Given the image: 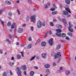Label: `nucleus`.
I'll list each match as a JSON object with an SVG mask.
<instances>
[{
  "instance_id": "nucleus-55",
  "label": "nucleus",
  "mask_w": 76,
  "mask_h": 76,
  "mask_svg": "<svg viewBox=\"0 0 76 76\" xmlns=\"http://www.w3.org/2000/svg\"><path fill=\"white\" fill-rule=\"evenodd\" d=\"M23 27H25V26H26V24H24L22 25Z\"/></svg>"
},
{
  "instance_id": "nucleus-6",
  "label": "nucleus",
  "mask_w": 76,
  "mask_h": 76,
  "mask_svg": "<svg viewBox=\"0 0 76 76\" xmlns=\"http://www.w3.org/2000/svg\"><path fill=\"white\" fill-rule=\"evenodd\" d=\"M54 39L51 38L50 39L49 41V45L50 46H53V44H54V43L53 42V40Z\"/></svg>"
},
{
  "instance_id": "nucleus-48",
  "label": "nucleus",
  "mask_w": 76,
  "mask_h": 76,
  "mask_svg": "<svg viewBox=\"0 0 76 76\" xmlns=\"http://www.w3.org/2000/svg\"><path fill=\"white\" fill-rule=\"evenodd\" d=\"M23 73L25 75V76H26V75H27V74H26V71L24 72Z\"/></svg>"
},
{
  "instance_id": "nucleus-4",
  "label": "nucleus",
  "mask_w": 76,
  "mask_h": 76,
  "mask_svg": "<svg viewBox=\"0 0 76 76\" xmlns=\"http://www.w3.org/2000/svg\"><path fill=\"white\" fill-rule=\"evenodd\" d=\"M20 68L19 67H17V73L18 76H21V71H20Z\"/></svg>"
},
{
  "instance_id": "nucleus-23",
  "label": "nucleus",
  "mask_w": 76,
  "mask_h": 76,
  "mask_svg": "<svg viewBox=\"0 0 76 76\" xmlns=\"http://www.w3.org/2000/svg\"><path fill=\"white\" fill-rule=\"evenodd\" d=\"M56 31L57 32H61L62 31V30L61 29H56Z\"/></svg>"
},
{
  "instance_id": "nucleus-31",
  "label": "nucleus",
  "mask_w": 76,
  "mask_h": 76,
  "mask_svg": "<svg viewBox=\"0 0 76 76\" xmlns=\"http://www.w3.org/2000/svg\"><path fill=\"white\" fill-rule=\"evenodd\" d=\"M52 15H56L57 13V11H54L52 12Z\"/></svg>"
},
{
  "instance_id": "nucleus-28",
  "label": "nucleus",
  "mask_w": 76,
  "mask_h": 76,
  "mask_svg": "<svg viewBox=\"0 0 76 76\" xmlns=\"http://www.w3.org/2000/svg\"><path fill=\"white\" fill-rule=\"evenodd\" d=\"M66 34L64 33H63L62 34V35L61 36L62 37H63V38H64L65 37H66Z\"/></svg>"
},
{
  "instance_id": "nucleus-10",
  "label": "nucleus",
  "mask_w": 76,
  "mask_h": 76,
  "mask_svg": "<svg viewBox=\"0 0 76 76\" xmlns=\"http://www.w3.org/2000/svg\"><path fill=\"white\" fill-rule=\"evenodd\" d=\"M21 69L23 70H26V65H23L21 67Z\"/></svg>"
},
{
  "instance_id": "nucleus-35",
  "label": "nucleus",
  "mask_w": 76,
  "mask_h": 76,
  "mask_svg": "<svg viewBox=\"0 0 76 76\" xmlns=\"http://www.w3.org/2000/svg\"><path fill=\"white\" fill-rule=\"evenodd\" d=\"M50 25L51 26H54V24L52 22H50Z\"/></svg>"
},
{
  "instance_id": "nucleus-41",
  "label": "nucleus",
  "mask_w": 76,
  "mask_h": 76,
  "mask_svg": "<svg viewBox=\"0 0 76 76\" xmlns=\"http://www.w3.org/2000/svg\"><path fill=\"white\" fill-rule=\"evenodd\" d=\"M65 39H67V40H68V41L70 40V39H69V37L66 36V37H65Z\"/></svg>"
},
{
  "instance_id": "nucleus-8",
  "label": "nucleus",
  "mask_w": 76,
  "mask_h": 76,
  "mask_svg": "<svg viewBox=\"0 0 76 76\" xmlns=\"http://www.w3.org/2000/svg\"><path fill=\"white\" fill-rule=\"evenodd\" d=\"M63 15L67 16V15H69V12H67L66 11H63Z\"/></svg>"
},
{
  "instance_id": "nucleus-13",
  "label": "nucleus",
  "mask_w": 76,
  "mask_h": 76,
  "mask_svg": "<svg viewBox=\"0 0 76 76\" xmlns=\"http://www.w3.org/2000/svg\"><path fill=\"white\" fill-rule=\"evenodd\" d=\"M57 28H58V29H62L63 28L62 26L60 25H57L56 26Z\"/></svg>"
},
{
  "instance_id": "nucleus-15",
  "label": "nucleus",
  "mask_w": 76,
  "mask_h": 76,
  "mask_svg": "<svg viewBox=\"0 0 76 76\" xmlns=\"http://www.w3.org/2000/svg\"><path fill=\"white\" fill-rule=\"evenodd\" d=\"M61 47V45H58L56 48V50H59L60 48Z\"/></svg>"
},
{
  "instance_id": "nucleus-64",
  "label": "nucleus",
  "mask_w": 76,
  "mask_h": 76,
  "mask_svg": "<svg viewBox=\"0 0 76 76\" xmlns=\"http://www.w3.org/2000/svg\"><path fill=\"white\" fill-rule=\"evenodd\" d=\"M16 3H19V1H17Z\"/></svg>"
},
{
  "instance_id": "nucleus-20",
  "label": "nucleus",
  "mask_w": 76,
  "mask_h": 76,
  "mask_svg": "<svg viewBox=\"0 0 76 76\" xmlns=\"http://www.w3.org/2000/svg\"><path fill=\"white\" fill-rule=\"evenodd\" d=\"M30 18L29 17V16H27L26 17V22H29V19Z\"/></svg>"
},
{
  "instance_id": "nucleus-51",
  "label": "nucleus",
  "mask_w": 76,
  "mask_h": 76,
  "mask_svg": "<svg viewBox=\"0 0 76 76\" xmlns=\"http://www.w3.org/2000/svg\"><path fill=\"white\" fill-rule=\"evenodd\" d=\"M47 4L49 6H50V5H51V4H50V2H48L47 3Z\"/></svg>"
},
{
  "instance_id": "nucleus-47",
  "label": "nucleus",
  "mask_w": 76,
  "mask_h": 76,
  "mask_svg": "<svg viewBox=\"0 0 76 76\" xmlns=\"http://www.w3.org/2000/svg\"><path fill=\"white\" fill-rule=\"evenodd\" d=\"M56 63L55 62H53V66H56Z\"/></svg>"
},
{
  "instance_id": "nucleus-9",
  "label": "nucleus",
  "mask_w": 76,
  "mask_h": 76,
  "mask_svg": "<svg viewBox=\"0 0 76 76\" xmlns=\"http://www.w3.org/2000/svg\"><path fill=\"white\" fill-rule=\"evenodd\" d=\"M18 32L19 33H22L23 32V29L22 28H19L18 29Z\"/></svg>"
},
{
  "instance_id": "nucleus-61",
  "label": "nucleus",
  "mask_w": 76,
  "mask_h": 76,
  "mask_svg": "<svg viewBox=\"0 0 76 76\" xmlns=\"http://www.w3.org/2000/svg\"><path fill=\"white\" fill-rule=\"evenodd\" d=\"M47 37V35L45 34V35L44 36V38H46Z\"/></svg>"
},
{
  "instance_id": "nucleus-37",
  "label": "nucleus",
  "mask_w": 76,
  "mask_h": 76,
  "mask_svg": "<svg viewBox=\"0 0 76 76\" xmlns=\"http://www.w3.org/2000/svg\"><path fill=\"white\" fill-rule=\"evenodd\" d=\"M35 58V56H34L30 60L31 61H32Z\"/></svg>"
},
{
  "instance_id": "nucleus-52",
  "label": "nucleus",
  "mask_w": 76,
  "mask_h": 76,
  "mask_svg": "<svg viewBox=\"0 0 76 76\" xmlns=\"http://www.w3.org/2000/svg\"><path fill=\"white\" fill-rule=\"evenodd\" d=\"M10 74L11 75H13V73H12V72L11 70L10 71Z\"/></svg>"
},
{
  "instance_id": "nucleus-46",
  "label": "nucleus",
  "mask_w": 76,
  "mask_h": 76,
  "mask_svg": "<svg viewBox=\"0 0 76 76\" xmlns=\"http://www.w3.org/2000/svg\"><path fill=\"white\" fill-rule=\"evenodd\" d=\"M61 42H62L64 43L66 42V41H65V40H61Z\"/></svg>"
},
{
  "instance_id": "nucleus-58",
  "label": "nucleus",
  "mask_w": 76,
  "mask_h": 76,
  "mask_svg": "<svg viewBox=\"0 0 76 76\" xmlns=\"http://www.w3.org/2000/svg\"><path fill=\"white\" fill-rule=\"evenodd\" d=\"M60 7H61V9H62V8H63V6L62 5L60 4Z\"/></svg>"
},
{
  "instance_id": "nucleus-12",
  "label": "nucleus",
  "mask_w": 76,
  "mask_h": 76,
  "mask_svg": "<svg viewBox=\"0 0 76 76\" xmlns=\"http://www.w3.org/2000/svg\"><path fill=\"white\" fill-rule=\"evenodd\" d=\"M41 45L42 47H45V46L46 45V42H41Z\"/></svg>"
},
{
  "instance_id": "nucleus-54",
  "label": "nucleus",
  "mask_w": 76,
  "mask_h": 76,
  "mask_svg": "<svg viewBox=\"0 0 76 76\" xmlns=\"http://www.w3.org/2000/svg\"><path fill=\"white\" fill-rule=\"evenodd\" d=\"M28 40L29 41H31L32 40V39H31V37H29V38L28 39Z\"/></svg>"
},
{
  "instance_id": "nucleus-29",
  "label": "nucleus",
  "mask_w": 76,
  "mask_h": 76,
  "mask_svg": "<svg viewBox=\"0 0 76 76\" xmlns=\"http://www.w3.org/2000/svg\"><path fill=\"white\" fill-rule=\"evenodd\" d=\"M31 47H32V45L31 44H29V45H28V49H30V48H31Z\"/></svg>"
},
{
  "instance_id": "nucleus-42",
  "label": "nucleus",
  "mask_w": 76,
  "mask_h": 76,
  "mask_svg": "<svg viewBox=\"0 0 76 76\" xmlns=\"http://www.w3.org/2000/svg\"><path fill=\"white\" fill-rule=\"evenodd\" d=\"M44 6L45 9H47L48 8V6H47V4H45Z\"/></svg>"
},
{
  "instance_id": "nucleus-44",
  "label": "nucleus",
  "mask_w": 76,
  "mask_h": 76,
  "mask_svg": "<svg viewBox=\"0 0 76 76\" xmlns=\"http://www.w3.org/2000/svg\"><path fill=\"white\" fill-rule=\"evenodd\" d=\"M50 10H51V11H54V10H55V8H51L50 9Z\"/></svg>"
},
{
  "instance_id": "nucleus-38",
  "label": "nucleus",
  "mask_w": 76,
  "mask_h": 76,
  "mask_svg": "<svg viewBox=\"0 0 76 76\" xmlns=\"http://www.w3.org/2000/svg\"><path fill=\"white\" fill-rule=\"evenodd\" d=\"M42 26H45V22H43V23H42Z\"/></svg>"
},
{
  "instance_id": "nucleus-25",
  "label": "nucleus",
  "mask_w": 76,
  "mask_h": 76,
  "mask_svg": "<svg viewBox=\"0 0 76 76\" xmlns=\"http://www.w3.org/2000/svg\"><path fill=\"white\" fill-rule=\"evenodd\" d=\"M30 75L31 76H34V72L33 71H31L30 72Z\"/></svg>"
},
{
  "instance_id": "nucleus-39",
  "label": "nucleus",
  "mask_w": 76,
  "mask_h": 76,
  "mask_svg": "<svg viewBox=\"0 0 76 76\" xmlns=\"http://www.w3.org/2000/svg\"><path fill=\"white\" fill-rule=\"evenodd\" d=\"M15 27V25H12L11 26V28L12 29L14 28Z\"/></svg>"
},
{
  "instance_id": "nucleus-40",
  "label": "nucleus",
  "mask_w": 76,
  "mask_h": 76,
  "mask_svg": "<svg viewBox=\"0 0 76 76\" xmlns=\"http://www.w3.org/2000/svg\"><path fill=\"white\" fill-rule=\"evenodd\" d=\"M3 75L4 76H7V74H6V73L5 72H4L3 73Z\"/></svg>"
},
{
  "instance_id": "nucleus-45",
  "label": "nucleus",
  "mask_w": 76,
  "mask_h": 76,
  "mask_svg": "<svg viewBox=\"0 0 76 76\" xmlns=\"http://www.w3.org/2000/svg\"><path fill=\"white\" fill-rule=\"evenodd\" d=\"M20 53L21 54V56H22V57H23V52H20Z\"/></svg>"
},
{
  "instance_id": "nucleus-21",
  "label": "nucleus",
  "mask_w": 76,
  "mask_h": 76,
  "mask_svg": "<svg viewBox=\"0 0 76 76\" xmlns=\"http://www.w3.org/2000/svg\"><path fill=\"white\" fill-rule=\"evenodd\" d=\"M5 4L8 5H10V4H11V2L10 1H6L5 2Z\"/></svg>"
},
{
  "instance_id": "nucleus-18",
  "label": "nucleus",
  "mask_w": 76,
  "mask_h": 76,
  "mask_svg": "<svg viewBox=\"0 0 76 76\" xmlns=\"http://www.w3.org/2000/svg\"><path fill=\"white\" fill-rule=\"evenodd\" d=\"M70 73V71L69 70H67L66 72V75H68Z\"/></svg>"
},
{
  "instance_id": "nucleus-32",
  "label": "nucleus",
  "mask_w": 76,
  "mask_h": 76,
  "mask_svg": "<svg viewBox=\"0 0 76 76\" xmlns=\"http://www.w3.org/2000/svg\"><path fill=\"white\" fill-rule=\"evenodd\" d=\"M63 22L65 23V24H67V22H66V20L64 19H63Z\"/></svg>"
},
{
  "instance_id": "nucleus-27",
  "label": "nucleus",
  "mask_w": 76,
  "mask_h": 76,
  "mask_svg": "<svg viewBox=\"0 0 76 76\" xmlns=\"http://www.w3.org/2000/svg\"><path fill=\"white\" fill-rule=\"evenodd\" d=\"M67 34L68 35H69V36H70L71 37H72V34L71 33L68 32Z\"/></svg>"
},
{
  "instance_id": "nucleus-62",
  "label": "nucleus",
  "mask_w": 76,
  "mask_h": 76,
  "mask_svg": "<svg viewBox=\"0 0 76 76\" xmlns=\"http://www.w3.org/2000/svg\"><path fill=\"white\" fill-rule=\"evenodd\" d=\"M16 45H19V42H17V43L16 44Z\"/></svg>"
},
{
  "instance_id": "nucleus-19",
  "label": "nucleus",
  "mask_w": 76,
  "mask_h": 76,
  "mask_svg": "<svg viewBox=\"0 0 76 76\" xmlns=\"http://www.w3.org/2000/svg\"><path fill=\"white\" fill-rule=\"evenodd\" d=\"M0 21L2 25H3V26L4 27V22L3 21H2L1 19H0Z\"/></svg>"
},
{
  "instance_id": "nucleus-34",
  "label": "nucleus",
  "mask_w": 76,
  "mask_h": 76,
  "mask_svg": "<svg viewBox=\"0 0 76 76\" xmlns=\"http://www.w3.org/2000/svg\"><path fill=\"white\" fill-rule=\"evenodd\" d=\"M8 14L10 16H12V13L11 12H9Z\"/></svg>"
},
{
  "instance_id": "nucleus-57",
  "label": "nucleus",
  "mask_w": 76,
  "mask_h": 76,
  "mask_svg": "<svg viewBox=\"0 0 76 76\" xmlns=\"http://www.w3.org/2000/svg\"><path fill=\"white\" fill-rule=\"evenodd\" d=\"M53 37H56V34L53 35Z\"/></svg>"
},
{
  "instance_id": "nucleus-43",
  "label": "nucleus",
  "mask_w": 76,
  "mask_h": 76,
  "mask_svg": "<svg viewBox=\"0 0 76 76\" xmlns=\"http://www.w3.org/2000/svg\"><path fill=\"white\" fill-rule=\"evenodd\" d=\"M39 42H40V39H38L37 41V43H39Z\"/></svg>"
},
{
  "instance_id": "nucleus-63",
  "label": "nucleus",
  "mask_w": 76,
  "mask_h": 76,
  "mask_svg": "<svg viewBox=\"0 0 76 76\" xmlns=\"http://www.w3.org/2000/svg\"><path fill=\"white\" fill-rule=\"evenodd\" d=\"M67 16L68 18H69V17H70L71 15H68Z\"/></svg>"
},
{
  "instance_id": "nucleus-14",
  "label": "nucleus",
  "mask_w": 76,
  "mask_h": 76,
  "mask_svg": "<svg viewBox=\"0 0 76 76\" xmlns=\"http://www.w3.org/2000/svg\"><path fill=\"white\" fill-rule=\"evenodd\" d=\"M50 67V65L49 64H46L45 65V68H46L47 69L49 68Z\"/></svg>"
},
{
  "instance_id": "nucleus-2",
  "label": "nucleus",
  "mask_w": 76,
  "mask_h": 76,
  "mask_svg": "<svg viewBox=\"0 0 76 76\" xmlns=\"http://www.w3.org/2000/svg\"><path fill=\"white\" fill-rule=\"evenodd\" d=\"M69 25L70 26H69L68 27V29L70 32H73V31H74V30H73V29L71 26H73V25L72 24H71V22H68Z\"/></svg>"
},
{
  "instance_id": "nucleus-36",
  "label": "nucleus",
  "mask_w": 76,
  "mask_h": 76,
  "mask_svg": "<svg viewBox=\"0 0 76 76\" xmlns=\"http://www.w3.org/2000/svg\"><path fill=\"white\" fill-rule=\"evenodd\" d=\"M17 57L19 59H20L21 58V56L20 54L18 55Z\"/></svg>"
},
{
  "instance_id": "nucleus-17",
  "label": "nucleus",
  "mask_w": 76,
  "mask_h": 76,
  "mask_svg": "<svg viewBox=\"0 0 76 76\" xmlns=\"http://www.w3.org/2000/svg\"><path fill=\"white\" fill-rule=\"evenodd\" d=\"M65 9L66 10H67L68 12H69V13H71V11L69 9V8H65Z\"/></svg>"
},
{
  "instance_id": "nucleus-3",
  "label": "nucleus",
  "mask_w": 76,
  "mask_h": 76,
  "mask_svg": "<svg viewBox=\"0 0 76 76\" xmlns=\"http://www.w3.org/2000/svg\"><path fill=\"white\" fill-rule=\"evenodd\" d=\"M35 18H36V16L35 15H33L31 16L30 17L31 21L32 22H33L34 23H36L35 22V21H36Z\"/></svg>"
},
{
  "instance_id": "nucleus-7",
  "label": "nucleus",
  "mask_w": 76,
  "mask_h": 76,
  "mask_svg": "<svg viewBox=\"0 0 76 76\" xmlns=\"http://www.w3.org/2000/svg\"><path fill=\"white\" fill-rule=\"evenodd\" d=\"M42 58H47V54L46 53H43L41 55Z\"/></svg>"
},
{
  "instance_id": "nucleus-60",
  "label": "nucleus",
  "mask_w": 76,
  "mask_h": 76,
  "mask_svg": "<svg viewBox=\"0 0 76 76\" xmlns=\"http://www.w3.org/2000/svg\"><path fill=\"white\" fill-rule=\"evenodd\" d=\"M34 68L35 69H38V67L37 66L34 67Z\"/></svg>"
},
{
  "instance_id": "nucleus-30",
  "label": "nucleus",
  "mask_w": 76,
  "mask_h": 76,
  "mask_svg": "<svg viewBox=\"0 0 76 76\" xmlns=\"http://www.w3.org/2000/svg\"><path fill=\"white\" fill-rule=\"evenodd\" d=\"M6 41L8 42L9 43V44H10V43H11V42L10 41V40H9V39H6Z\"/></svg>"
},
{
  "instance_id": "nucleus-11",
  "label": "nucleus",
  "mask_w": 76,
  "mask_h": 76,
  "mask_svg": "<svg viewBox=\"0 0 76 76\" xmlns=\"http://www.w3.org/2000/svg\"><path fill=\"white\" fill-rule=\"evenodd\" d=\"M56 35L59 37H61V34L60 32H56Z\"/></svg>"
},
{
  "instance_id": "nucleus-24",
  "label": "nucleus",
  "mask_w": 76,
  "mask_h": 76,
  "mask_svg": "<svg viewBox=\"0 0 76 76\" xmlns=\"http://www.w3.org/2000/svg\"><path fill=\"white\" fill-rule=\"evenodd\" d=\"M55 4H56L55 3H53V7L54 9H57V7H56Z\"/></svg>"
},
{
  "instance_id": "nucleus-1",
  "label": "nucleus",
  "mask_w": 76,
  "mask_h": 76,
  "mask_svg": "<svg viewBox=\"0 0 76 76\" xmlns=\"http://www.w3.org/2000/svg\"><path fill=\"white\" fill-rule=\"evenodd\" d=\"M51 56H52V57H54V59L57 58L58 57H60L61 56L60 54V52H58V53L57 54H56L54 52L52 53Z\"/></svg>"
},
{
  "instance_id": "nucleus-16",
  "label": "nucleus",
  "mask_w": 76,
  "mask_h": 76,
  "mask_svg": "<svg viewBox=\"0 0 76 76\" xmlns=\"http://www.w3.org/2000/svg\"><path fill=\"white\" fill-rule=\"evenodd\" d=\"M65 2L67 4H69L70 3V0H66Z\"/></svg>"
},
{
  "instance_id": "nucleus-26",
  "label": "nucleus",
  "mask_w": 76,
  "mask_h": 76,
  "mask_svg": "<svg viewBox=\"0 0 76 76\" xmlns=\"http://www.w3.org/2000/svg\"><path fill=\"white\" fill-rule=\"evenodd\" d=\"M46 73H47V74H50L51 72H50V70L48 69H47L46 71Z\"/></svg>"
},
{
  "instance_id": "nucleus-53",
  "label": "nucleus",
  "mask_w": 76,
  "mask_h": 76,
  "mask_svg": "<svg viewBox=\"0 0 76 76\" xmlns=\"http://www.w3.org/2000/svg\"><path fill=\"white\" fill-rule=\"evenodd\" d=\"M53 22H57V20L56 19H53Z\"/></svg>"
},
{
  "instance_id": "nucleus-50",
  "label": "nucleus",
  "mask_w": 76,
  "mask_h": 76,
  "mask_svg": "<svg viewBox=\"0 0 76 76\" xmlns=\"http://www.w3.org/2000/svg\"><path fill=\"white\" fill-rule=\"evenodd\" d=\"M31 31H34V27H31Z\"/></svg>"
},
{
  "instance_id": "nucleus-22",
  "label": "nucleus",
  "mask_w": 76,
  "mask_h": 76,
  "mask_svg": "<svg viewBox=\"0 0 76 76\" xmlns=\"http://www.w3.org/2000/svg\"><path fill=\"white\" fill-rule=\"evenodd\" d=\"M4 10H5V9H4L0 10V15H1L2 14V13L4 11Z\"/></svg>"
},
{
  "instance_id": "nucleus-56",
  "label": "nucleus",
  "mask_w": 76,
  "mask_h": 76,
  "mask_svg": "<svg viewBox=\"0 0 76 76\" xmlns=\"http://www.w3.org/2000/svg\"><path fill=\"white\" fill-rule=\"evenodd\" d=\"M11 60H15V58H14V57L13 56L12 57Z\"/></svg>"
},
{
  "instance_id": "nucleus-5",
  "label": "nucleus",
  "mask_w": 76,
  "mask_h": 76,
  "mask_svg": "<svg viewBox=\"0 0 76 76\" xmlns=\"http://www.w3.org/2000/svg\"><path fill=\"white\" fill-rule=\"evenodd\" d=\"M42 25V22H41L40 21H38L37 24V28H41Z\"/></svg>"
},
{
  "instance_id": "nucleus-49",
  "label": "nucleus",
  "mask_w": 76,
  "mask_h": 76,
  "mask_svg": "<svg viewBox=\"0 0 76 76\" xmlns=\"http://www.w3.org/2000/svg\"><path fill=\"white\" fill-rule=\"evenodd\" d=\"M17 12L18 15H20V11H19V10H17Z\"/></svg>"
},
{
  "instance_id": "nucleus-59",
  "label": "nucleus",
  "mask_w": 76,
  "mask_h": 76,
  "mask_svg": "<svg viewBox=\"0 0 76 76\" xmlns=\"http://www.w3.org/2000/svg\"><path fill=\"white\" fill-rule=\"evenodd\" d=\"M53 33H52V32H51V30H50V34H52Z\"/></svg>"
},
{
  "instance_id": "nucleus-33",
  "label": "nucleus",
  "mask_w": 76,
  "mask_h": 76,
  "mask_svg": "<svg viewBox=\"0 0 76 76\" xmlns=\"http://www.w3.org/2000/svg\"><path fill=\"white\" fill-rule=\"evenodd\" d=\"M10 25H11V23L9 21L7 23V26H10Z\"/></svg>"
}]
</instances>
